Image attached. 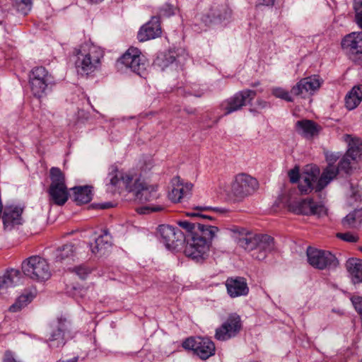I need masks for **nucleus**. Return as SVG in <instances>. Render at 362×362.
<instances>
[{
    "label": "nucleus",
    "mask_w": 362,
    "mask_h": 362,
    "mask_svg": "<svg viewBox=\"0 0 362 362\" xmlns=\"http://www.w3.org/2000/svg\"><path fill=\"white\" fill-rule=\"evenodd\" d=\"M341 240H343L348 243H355L359 240V237L355 233L347 232L341 233Z\"/></svg>",
    "instance_id": "79ce46f5"
},
{
    "label": "nucleus",
    "mask_w": 362,
    "mask_h": 362,
    "mask_svg": "<svg viewBox=\"0 0 362 362\" xmlns=\"http://www.w3.org/2000/svg\"><path fill=\"white\" fill-rule=\"evenodd\" d=\"M160 210H162L161 207H156V208H151V211H160Z\"/></svg>",
    "instance_id": "4d7b16f0"
},
{
    "label": "nucleus",
    "mask_w": 362,
    "mask_h": 362,
    "mask_svg": "<svg viewBox=\"0 0 362 362\" xmlns=\"http://www.w3.org/2000/svg\"><path fill=\"white\" fill-rule=\"evenodd\" d=\"M216 235L209 237V235L200 233L188 238L184 250L185 255L197 262L204 261L209 255L211 241Z\"/></svg>",
    "instance_id": "39448f33"
},
{
    "label": "nucleus",
    "mask_w": 362,
    "mask_h": 362,
    "mask_svg": "<svg viewBox=\"0 0 362 362\" xmlns=\"http://www.w3.org/2000/svg\"><path fill=\"white\" fill-rule=\"evenodd\" d=\"M107 186L108 190L115 192L116 190L122 187H124L128 191L131 188L132 181L134 177L128 174H124L119 171L116 166L112 165L107 177Z\"/></svg>",
    "instance_id": "a211bd4d"
},
{
    "label": "nucleus",
    "mask_w": 362,
    "mask_h": 362,
    "mask_svg": "<svg viewBox=\"0 0 362 362\" xmlns=\"http://www.w3.org/2000/svg\"><path fill=\"white\" fill-rule=\"evenodd\" d=\"M76 254V247L71 243L65 244L58 247L54 252V259L55 262L60 264H67L73 259Z\"/></svg>",
    "instance_id": "c85d7f7f"
},
{
    "label": "nucleus",
    "mask_w": 362,
    "mask_h": 362,
    "mask_svg": "<svg viewBox=\"0 0 362 362\" xmlns=\"http://www.w3.org/2000/svg\"><path fill=\"white\" fill-rule=\"evenodd\" d=\"M231 17V10L226 4L214 6L209 13L202 18L203 22L206 24L221 23L228 21Z\"/></svg>",
    "instance_id": "412c9836"
},
{
    "label": "nucleus",
    "mask_w": 362,
    "mask_h": 362,
    "mask_svg": "<svg viewBox=\"0 0 362 362\" xmlns=\"http://www.w3.org/2000/svg\"><path fill=\"white\" fill-rule=\"evenodd\" d=\"M76 53L75 66L78 74L88 76L100 69L104 57V52L100 47L91 42H85Z\"/></svg>",
    "instance_id": "7ed1b4c3"
},
{
    "label": "nucleus",
    "mask_w": 362,
    "mask_h": 362,
    "mask_svg": "<svg viewBox=\"0 0 362 362\" xmlns=\"http://www.w3.org/2000/svg\"><path fill=\"white\" fill-rule=\"evenodd\" d=\"M357 213L356 210L349 213L343 220V223L349 227H354L357 223Z\"/></svg>",
    "instance_id": "a19ab883"
},
{
    "label": "nucleus",
    "mask_w": 362,
    "mask_h": 362,
    "mask_svg": "<svg viewBox=\"0 0 362 362\" xmlns=\"http://www.w3.org/2000/svg\"><path fill=\"white\" fill-rule=\"evenodd\" d=\"M336 236H337V238H339V233H337L336 234Z\"/></svg>",
    "instance_id": "0e129e2a"
},
{
    "label": "nucleus",
    "mask_w": 362,
    "mask_h": 362,
    "mask_svg": "<svg viewBox=\"0 0 362 362\" xmlns=\"http://www.w3.org/2000/svg\"><path fill=\"white\" fill-rule=\"evenodd\" d=\"M342 46L353 54H362V33H352L346 35Z\"/></svg>",
    "instance_id": "c756f323"
},
{
    "label": "nucleus",
    "mask_w": 362,
    "mask_h": 362,
    "mask_svg": "<svg viewBox=\"0 0 362 362\" xmlns=\"http://www.w3.org/2000/svg\"><path fill=\"white\" fill-rule=\"evenodd\" d=\"M257 92L253 90L245 89L236 93L232 97L224 100L221 104V108L224 115H229L240 110L247 103H250L256 96Z\"/></svg>",
    "instance_id": "ddd939ff"
},
{
    "label": "nucleus",
    "mask_w": 362,
    "mask_h": 362,
    "mask_svg": "<svg viewBox=\"0 0 362 362\" xmlns=\"http://www.w3.org/2000/svg\"><path fill=\"white\" fill-rule=\"evenodd\" d=\"M257 85H258V83H254V84L252 85V86H253V87H255V86H257Z\"/></svg>",
    "instance_id": "680f3d73"
},
{
    "label": "nucleus",
    "mask_w": 362,
    "mask_h": 362,
    "mask_svg": "<svg viewBox=\"0 0 362 362\" xmlns=\"http://www.w3.org/2000/svg\"><path fill=\"white\" fill-rule=\"evenodd\" d=\"M358 250H359L361 252H362V246L359 247H358Z\"/></svg>",
    "instance_id": "e2e57ef3"
},
{
    "label": "nucleus",
    "mask_w": 362,
    "mask_h": 362,
    "mask_svg": "<svg viewBox=\"0 0 362 362\" xmlns=\"http://www.w3.org/2000/svg\"><path fill=\"white\" fill-rule=\"evenodd\" d=\"M22 271L25 276L37 281H46L51 276L47 262L40 256H32L24 260Z\"/></svg>",
    "instance_id": "423d86ee"
},
{
    "label": "nucleus",
    "mask_w": 362,
    "mask_h": 362,
    "mask_svg": "<svg viewBox=\"0 0 362 362\" xmlns=\"http://www.w3.org/2000/svg\"><path fill=\"white\" fill-rule=\"evenodd\" d=\"M77 361H78V357H74L67 361H59L58 362H77Z\"/></svg>",
    "instance_id": "5fc2aeb1"
},
{
    "label": "nucleus",
    "mask_w": 362,
    "mask_h": 362,
    "mask_svg": "<svg viewBox=\"0 0 362 362\" xmlns=\"http://www.w3.org/2000/svg\"><path fill=\"white\" fill-rule=\"evenodd\" d=\"M344 267L354 284L362 283V259L354 257L349 258L346 261Z\"/></svg>",
    "instance_id": "bb28decb"
},
{
    "label": "nucleus",
    "mask_w": 362,
    "mask_h": 362,
    "mask_svg": "<svg viewBox=\"0 0 362 362\" xmlns=\"http://www.w3.org/2000/svg\"><path fill=\"white\" fill-rule=\"evenodd\" d=\"M227 292L231 298L246 296L249 288L245 280L241 277L228 278L226 281Z\"/></svg>",
    "instance_id": "b1692460"
},
{
    "label": "nucleus",
    "mask_w": 362,
    "mask_h": 362,
    "mask_svg": "<svg viewBox=\"0 0 362 362\" xmlns=\"http://www.w3.org/2000/svg\"><path fill=\"white\" fill-rule=\"evenodd\" d=\"M354 9L356 14L362 13V0H354Z\"/></svg>",
    "instance_id": "09e8293b"
},
{
    "label": "nucleus",
    "mask_w": 362,
    "mask_h": 362,
    "mask_svg": "<svg viewBox=\"0 0 362 362\" xmlns=\"http://www.w3.org/2000/svg\"><path fill=\"white\" fill-rule=\"evenodd\" d=\"M351 151L352 150L346 153L341 160V176L350 175L358 168L359 163L349 157Z\"/></svg>",
    "instance_id": "473e14b6"
},
{
    "label": "nucleus",
    "mask_w": 362,
    "mask_h": 362,
    "mask_svg": "<svg viewBox=\"0 0 362 362\" xmlns=\"http://www.w3.org/2000/svg\"><path fill=\"white\" fill-rule=\"evenodd\" d=\"M51 184L49 186H66L64 173L57 167H52L49 170Z\"/></svg>",
    "instance_id": "e433bc0d"
},
{
    "label": "nucleus",
    "mask_w": 362,
    "mask_h": 362,
    "mask_svg": "<svg viewBox=\"0 0 362 362\" xmlns=\"http://www.w3.org/2000/svg\"><path fill=\"white\" fill-rule=\"evenodd\" d=\"M242 321L239 315L232 313L222 325L216 328L215 338L218 341H227L236 337L242 329Z\"/></svg>",
    "instance_id": "9b49d317"
},
{
    "label": "nucleus",
    "mask_w": 362,
    "mask_h": 362,
    "mask_svg": "<svg viewBox=\"0 0 362 362\" xmlns=\"http://www.w3.org/2000/svg\"><path fill=\"white\" fill-rule=\"evenodd\" d=\"M47 192L49 203L57 206H63L69 196L66 186H49Z\"/></svg>",
    "instance_id": "a878e982"
},
{
    "label": "nucleus",
    "mask_w": 362,
    "mask_h": 362,
    "mask_svg": "<svg viewBox=\"0 0 362 362\" xmlns=\"http://www.w3.org/2000/svg\"><path fill=\"white\" fill-rule=\"evenodd\" d=\"M344 199L347 204L354 206L361 200V194L357 187L349 185L344 190Z\"/></svg>",
    "instance_id": "f704fd0d"
},
{
    "label": "nucleus",
    "mask_w": 362,
    "mask_h": 362,
    "mask_svg": "<svg viewBox=\"0 0 362 362\" xmlns=\"http://www.w3.org/2000/svg\"><path fill=\"white\" fill-rule=\"evenodd\" d=\"M87 1L91 4H98V3L102 2L103 0H87Z\"/></svg>",
    "instance_id": "6e6d98bb"
},
{
    "label": "nucleus",
    "mask_w": 362,
    "mask_h": 362,
    "mask_svg": "<svg viewBox=\"0 0 362 362\" xmlns=\"http://www.w3.org/2000/svg\"><path fill=\"white\" fill-rule=\"evenodd\" d=\"M290 211L296 214L317 215L322 216L326 214L325 207L312 199H298L291 201L288 204Z\"/></svg>",
    "instance_id": "dca6fc26"
},
{
    "label": "nucleus",
    "mask_w": 362,
    "mask_h": 362,
    "mask_svg": "<svg viewBox=\"0 0 362 362\" xmlns=\"http://www.w3.org/2000/svg\"><path fill=\"white\" fill-rule=\"evenodd\" d=\"M24 206L21 205H6L3 207L1 218L3 223V229L10 232L18 229L24 223L23 213Z\"/></svg>",
    "instance_id": "1a4fd4ad"
},
{
    "label": "nucleus",
    "mask_w": 362,
    "mask_h": 362,
    "mask_svg": "<svg viewBox=\"0 0 362 362\" xmlns=\"http://www.w3.org/2000/svg\"><path fill=\"white\" fill-rule=\"evenodd\" d=\"M3 362H18L17 361L13 354H11V352L10 351H6L4 354V359H3Z\"/></svg>",
    "instance_id": "de8ad7c7"
},
{
    "label": "nucleus",
    "mask_w": 362,
    "mask_h": 362,
    "mask_svg": "<svg viewBox=\"0 0 362 362\" xmlns=\"http://www.w3.org/2000/svg\"><path fill=\"white\" fill-rule=\"evenodd\" d=\"M320 129V126L312 120L303 119L296 123L297 133L306 139H312L317 135Z\"/></svg>",
    "instance_id": "393cba45"
},
{
    "label": "nucleus",
    "mask_w": 362,
    "mask_h": 362,
    "mask_svg": "<svg viewBox=\"0 0 362 362\" xmlns=\"http://www.w3.org/2000/svg\"><path fill=\"white\" fill-rule=\"evenodd\" d=\"M325 155L328 165L320 177V170L317 166L313 165L306 168L299 185V190L302 194H308L313 190L320 192L337 175L339 169V163H337L339 158L338 153L327 151L325 152Z\"/></svg>",
    "instance_id": "f257e3e1"
},
{
    "label": "nucleus",
    "mask_w": 362,
    "mask_h": 362,
    "mask_svg": "<svg viewBox=\"0 0 362 362\" xmlns=\"http://www.w3.org/2000/svg\"><path fill=\"white\" fill-rule=\"evenodd\" d=\"M108 206H109V205H107V204H103L102 208L105 209V208H107Z\"/></svg>",
    "instance_id": "13d9d810"
},
{
    "label": "nucleus",
    "mask_w": 362,
    "mask_h": 362,
    "mask_svg": "<svg viewBox=\"0 0 362 362\" xmlns=\"http://www.w3.org/2000/svg\"><path fill=\"white\" fill-rule=\"evenodd\" d=\"M161 34V28L160 25L159 18L153 16L147 23L139 30L137 38L140 42H145L154 39Z\"/></svg>",
    "instance_id": "4be33fe9"
},
{
    "label": "nucleus",
    "mask_w": 362,
    "mask_h": 362,
    "mask_svg": "<svg viewBox=\"0 0 362 362\" xmlns=\"http://www.w3.org/2000/svg\"><path fill=\"white\" fill-rule=\"evenodd\" d=\"M73 272H75L79 278L85 279L87 275L90 274V270L84 265H80L74 268Z\"/></svg>",
    "instance_id": "37998d69"
},
{
    "label": "nucleus",
    "mask_w": 362,
    "mask_h": 362,
    "mask_svg": "<svg viewBox=\"0 0 362 362\" xmlns=\"http://www.w3.org/2000/svg\"><path fill=\"white\" fill-rule=\"evenodd\" d=\"M259 3L265 6H272L275 0H258Z\"/></svg>",
    "instance_id": "3c124183"
},
{
    "label": "nucleus",
    "mask_w": 362,
    "mask_h": 362,
    "mask_svg": "<svg viewBox=\"0 0 362 362\" xmlns=\"http://www.w3.org/2000/svg\"><path fill=\"white\" fill-rule=\"evenodd\" d=\"M351 91L357 99L362 100V85L354 86Z\"/></svg>",
    "instance_id": "49530a36"
},
{
    "label": "nucleus",
    "mask_w": 362,
    "mask_h": 362,
    "mask_svg": "<svg viewBox=\"0 0 362 362\" xmlns=\"http://www.w3.org/2000/svg\"><path fill=\"white\" fill-rule=\"evenodd\" d=\"M170 57L173 59H172V62L176 61V59H175V57L171 56Z\"/></svg>",
    "instance_id": "bf43d9fd"
},
{
    "label": "nucleus",
    "mask_w": 362,
    "mask_h": 362,
    "mask_svg": "<svg viewBox=\"0 0 362 362\" xmlns=\"http://www.w3.org/2000/svg\"><path fill=\"white\" fill-rule=\"evenodd\" d=\"M258 187L259 183L255 178L245 173H240L232 182L231 191L236 197L243 198L254 193Z\"/></svg>",
    "instance_id": "9d476101"
},
{
    "label": "nucleus",
    "mask_w": 362,
    "mask_h": 362,
    "mask_svg": "<svg viewBox=\"0 0 362 362\" xmlns=\"http://www.w3.org/2000/svg\"><path fill=\"white\" fill-rule=\"evenodd\" d=\"M185 349L192 350L201 359L206 360L215 354L214 342L208 338L190 337L182 343Z\"/></svg>",
    "instance_id": "f8f14e48"
},
{
    "label": "nucleus",
    "mask_w": 362,
    "mask_h": 362,
    "mask_svg": "<svg viewBox=\"0 0 362 362\" xmlns=\"http://www.w3.org/2000/svg\"><path fill=\"white\" fill-rule=\"evenodd\" d=\"M192 183H177L169 192L168 197L173 202H180L182 199L189 195L192 189Z\"/></svg>",
    "instance_id": "7c9ffc66"
},
{
    "label": "nucleus",
    "mask_w": 362,
    "mask_h": 362,
    "mask_svg": "<svg viewBox=\"0 0 362 362\" xmlns=\"http://www.w3.org/2000/svg\"><path fill=\"white\" fill-rule=\"evenodd\" d=\"M344 141L348 146L346 153H349V151L352 150V153H351L349 157L353 159V160L356 161L359 164H362V140L359 138L346 134L344 136Z\"/></svg>",
    "instance_id": "cd10ccee"
},
{
    "label": "nucleus",
    "mask_w": 362,
    "mask_h": 362,
    "mask_svg": "<svg viewBox=\"0 0 362 362\" xmlns=\"http://www.w3.org/2000/svg\"><path fill=\"white\" fill-rule=\"evenodd\" d=\"M322 83V79L317 75L305 77L292 87L291 93L296 96L305 98L317 90Z\"/></svg>",
    "instance_id": "6ab92c4d"
},
{
    "label": "nucleus",
    "mask_w": 362,
    "mask_h": 362,
    "mask_svg": "<svg viewBox=\"0 0 362 362\" xmlns=\"http://www.w3.org/2000/svg\"><path fill=\"white\" fill-rule=\"evenodd\" d=\"M356 18L358 25L362 29V14H356Z\"/></svg>",
    "instance_id": "603ef678"
},
{
    "label": "nucleus",
    "mask_w": 362,
    "mask_h": 362,
    "mask_svg": "<svg viewBox=\"0 0 362 362\" xmlns=\"http://www.w3.org/2000/svg\"><path fill=\"white\" fill-rule=\"evenodd\" d=\"M160 241L168 250H174L182 245L185 239V235L179 228L169 225H161L158 230Z\"/></svg>",
    "instance_id": "f3484780"
},
{
    "label": "nucleus",
    "mask_w": 362,
    "mask_h": 362,
    "mask_svg": "<svg viewBox=\"0 0 362 362\" xmlns=\"http://www.w3.org/2000/svg\"><path fill=\"white\" fill-rule=\"evenodd\" d=\"M69 325L66 319L62 317L51 322L47 334V341L50 348H58L65 344L64 333Z\"/></svg>",
    "instance_id": "2eb2a0df"
},
{
    "label": "nucleus",
    "mask_w": 362,
    "mask_h": 362,
    "mask_svg": "<svg viewBox=\"0 0 362 362\" xmlns=\"http://www.w3.org/2000/svg\"><path fill=\"white\" fill-rule=\"evenodd\" d=\"M72 190L74 201L78 204H86L92 199L93 194L90 186L75 187Z\"/></svg>",
    "instance_id": "2f4dec72"
},
{
    "label": "nucleus",
    "mask_w": 362,
    "mask_h": 362,
    "mask_svg": "<svg viewBox=\"0 0 362 362\" xmlns=\"http://www.w3.org/2000/svg\"><path fill=\"white\" fill-rule=\"evenodd\" d=\"M29 82L33 95L41 98L47 93L49 86L52 84L53 78L45 67L37 66L31 71Z\"/></svg>",
    "instance_id": "6e6552de"
},
{
    "label": "nucleus",
    "mask_w": 362,
    "mask_h": 362,
    "mask_svg": "<svg viewBox=\"0 0 362 362\" xmlns=\"http://www.w3.org/2000/svg\"><path fill=\"white\" fill-rule=\"evenodd\" d=\"M174 14V8L170 4H165L160 8L159 15L161 16L170 17Z\"/></svg>",
    "instance_id": "c03bdc74"
},
{
    "label": "nucleus",
    "mask_w": 362,
    "mask_h": 362,
    "mask_svg": "<svg viewBox=\"0 0 362 362\" xmlns=\"http://www.w3.org/2000/svg\"><path fill=\"white\" fill-rule=\"evenodd\" d=\"M34 296L31 293H26L20 296L16 300V302L9 307V311L12 313H16L30 303Z\"/></svg>",
    "instance_id": "c9c22d12"
},
{
    "label": "nucleus",
    "mask_w": 362,
    "mask_h": 362,
    "mask_svg": "<svg viewBox=\"0 0 362 362\" xmlns=\"http://www.w3.org/2000/svg\"><path fill=\"white\" fill-rule=\"evenodd\" d=\"M306 254L308 263L314 268L324 269L337 264L336 257L329 251L308 247Z\"/></svg>",
    "instance_id": "4468645a"
},
{
    "label": "nucleus",
    "mask_w": 362,
    "mask_h": 362,
    "mask_svg": "<svg viewBox=\"0 0 362 362\" xmlns=\"http://www.w3.org/2000/svg\"><path fill=\"white\" fill-rule=\"evenodd\" d=\"M360 103L361 101L351 94V91L345 98V106L349 110L356 108Z\"/></svg>",
    "instance_id": "ea45409f"
},
{
    "label": "nucleus",
    "mask_w": 362,
    "mask_h": 362,
    "mask_svg": "<svg viewBox=\"0 0 362 362\" xmlns=\"http://www.w3.org/2000/svg\"><path fill=\"white\" fill-rule=\"evenodd\" d=\"M305 171H306V169L305 170V171L303 173V174L300 177L298 169L291 170L288 173L290 181L293 183H296L299 180V184H300L302 176L305 173ZM299 185H298V186Z\"/></svg>",
    "instance_id": "a18cd8bd"
},
{
    "label": "nucleus",
    "mask_w": 362,
    "mask_h": 362,
    "mask_svg": "<svg viewBox=\"0 0 362 362\" xmlns=\"http://www.w3.org/2000/svg\"><path fill=\"white\" fill-rule=\"evenodd\" d=\"M209 210L221 214L226 211L224 209L213 208L211 206H197L194 209V211L187 212V216L199 218L200 221L191 223L187 221H179L177 222L179 226L185 229L188 233L187 235H185L186 238H193L200 233L209 235V237H211L212 235L216 234L218 232L219 230L216 226L206 224L207 220H213L214 218L211 216L202 214L201 211Z\"/></svg>",
    "instance_id": "20e7f679"
},
{
    "label": "nucleus",
    "mask_w": 362,
    "mask_h": 362,
    "mask_svg": "<svg viewBox=\"0 0 362 362\" xmlns=\"http://www.w3.org/2000/svg\"><path fill=\"white\" fill-rule=\"evenodd\" d=\"M332 1V3L335 5L337 4V0H331Z\"/></svg>",
    "instance_id": "052dcab7"
},
{
    "label": "nucleus",
    "mask_w": 362,
    "mask_h": 362,
    "mask_svg": "<svg viewBox=\"0 0 362 362\" xmlns=\"http://www.w3.org/2000/svg\"><path fill=\"white\" fill-rule=\"evenodd\" d=\"M0 288H3L1 286H0Z\"/></svg>",
    "instance_id": "69168bd1"
},
{
    "label": "nucleus",
    "mask_w": 362,
    "mask_h": 362,
    "mask_svg": "<svg viewBox=\"0 0 362 362\" xmlns=\"http://www.w3.org/2000/svg\"><path fill=\"white\" fill-rule=\"evenodd\" d=\"M112 247V237L107 230L94 238V242L89 244L90 250L95 256L102 257L108 252Z\"/></svg>",
    "instance_id": "5701e85b"
},
{
    "label": "nucleus",
    "mask_w": 362,
    "mask_h": 362,
    "mask_svg": "<svg viewBox=\"0 0 362 362\" xmlns=\"http://www.w3.org/2000/svg\"><path fill=\"white\" fill-rule=\"evenodd\" d=\"M129 192H134L136 199L141 202H151L158 197L156 186L147 185L139 178H134Z\"/></svg>",
    "instance_id": "aec40b11"
},
{
    "label": "nucleus",
    "mask_w": 362,
    "mask_h": 362,
    "mask_svg": "<svg viewBox=\"0 0 362 362\" xmlns=\"http://www.w3.org/2000/svg\"><path fill=\"white\" fill-rule=\"evenodd\" d=\"M149 207H141L137 210V211L140 214H146L149 211Z\"/></svg>",
    "instance_id": "864d4df0"
},
{
    "label": "nucleus",
    "mask_w": 362,
    "mask_h": 362,
    "mask_svg": "<svg viewBox=\"0 0 362 362\" xmlns=\"http://www.w3.org/2000/svg\"><path fill=\"white\" fill-rule=\"evenodd\" d=\"M257 106L258 108L264 109L267 107H269V104L268 102L262 100V99H257L256 102Z\"/></svg>",
    "instance_id": "8fccbe9b"
},
{
    "label": "nucleus",
    "mask_w": 362,
    "mask_h": 362,
    "mask_svg": "<svg viewBox=\"0 0 362 362\" xmlns=\"http://www.w3.org/2000/svg\"><path fill=\"white\" fill-rule=\"evenodd\" d=\"M233 237L239 246L251 252L257 260H264L274 250V238L266 234H252L243 228L232 229Z\"/></svg>",
    "instance_id": "f03ea898"
},
{
    "label": "nucleus",
    "mask_w": 362,
    "mask_h": 362,
    "mask_svg": "<svg viewBox=\"0 0 362 362\" xmlns=\"http://www.w3.org/2000/svg\"><path fill=\"white\" fill-rule=\"evenodd\" d=\"M33 3V0H15L13 6L18 13L25 16L31 11Z\"/></svg>",
    "instance_id": "4c0bfd02"
},
{
    "label": "nucleus",
    "mask_w": 362,
    "mask_h": 362,
    "mask_svg": "<svg viewBox=\"0 0 362 362\" xmlns=\"http://www.w3.org/2000/svg\"><path fill=\"white\" fill-rule=\"evenodd\" d=\"M119 62L126 68L141 77L146 74L148 66V60L136 47H129L120 57Z\"/></svg>",
    "instance_id": "0eeeda50"
},
{
    "label": "nucleus",
    "mask_w": 362,
    "mask_h": 362,
    "mask_svg": "<svg viewBox=\"0 0 362 362\" xmlns=\"http://www.w3.org/2000/svg\"><path fill=\"white\" fill-rule=\"evenodd\" d=\"M272 93L276 98H281L287 102H292L293 98L289 95V93L281 87H274L272 89Z\"/></svg>",
    "instance_id": "58836bf2"
},
{
    "label": "nucleus",
    "mask_w": 362,
    "mask_h": 362,
    "mask_svg": "<svg viewBox=\"0 0 362 362\" xmlns=\"http://www.w3.org/2000/svg\"><path fill=\"white\" fill-rule=\"evenodd\" d=\"M21 273L19 270L11 269L0 277V286L9 287L16 285L20 281Z\"/></svg>",
    "instance_id": "72a5a7b5"
}]
</instances>
